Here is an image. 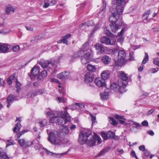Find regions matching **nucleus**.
<instances>
[{
	"label": "nucleus",
	"mask_w": 159,
	"mask_h": 159,
	"mask_svg": "<svg viewBox=\"0 0 159 159\" xmlns=\"http://www.w3.org/2000/svg\"><path fill=\"white\" fill-rule=\"evenodd\" d=\"M124 6V5H116L115 11L112 12V15L109 18L111 22L110 25L113 32H116L120 28L122 25V20L120 19L119 16L122 13Z\"/></svg>",
	"instance_id": "f257e3e1"
},
{
	"label": "nucleus",
	"mask_w": 159,
	"mask_h": 159,
	"mask_svg": "<svg viewBox=\"0 0 159 159\" xmlns=\"http://www.w3.org/2000/svg\"><path fill=\"white\" fill-rule=\"evenodd\" d=\"M96 142L95 133L92 135V131L88 129H84L80 132L79 136V142L81 144L86 143L90 146L95 145Z\"/></svg>",
	"instance_id": "f03ea898"
},
{
	"label": "nucleus",
	"mask_w": 159,
	"mask_h": 159,
	"mask_svg": "<svg viewBox=\"0 0 159 159\" xmlns=\"http://www.w3.org/2000/svg\"><path fill=\"white\" fill-rule=\"evenodd\" d=\"M48 140L52 144L58 145H61L63 144L62 139L60 135L59 132L52 130L48 133Z\"/></svg>",
	"instance_id": "7ed1b4c3"
},
{
	"label": "nucleus",
	"mask_w": 159,
	"mask_h": 159,
	"mask_svg": "<svg viewBox=\"0 0 159 159\" xmlns=\"http://www.w3.org/2000/svg\"><path fill=\"white\" fill-rule=\"evenodd\" d=\"M126 53L124 50H120L118 52V60L115 62V66H121L125 63L127 61L125 59Z\"/></svg>",
	"instance_id": "20e7f679"
},
{
	"label": "nucleus",
	"mask_w": 159,
	"mask_h": 159,
	"mask_svg": "<svg viewBox=\"0 0 159 159\" xmlns=\"http://www.w3.org/2000/svg\"><path fill=\"white\" fill-rule=\"evenodd\" d=\"M57 120L58 123L59 125H63L65 124L67 121L70 120V117L69 116V114L67 111H65L64 113L61 114V116L57 117Z\"/></svg>",
	"instance_id": "39448f33"
},
{
	"label": "nucleus",
	"mask_w": 159,
	"mask_h": 159,
	"mask_svg": "<svg viewBox=\"0 0 159 159\" xmlns=\"http://www.w3.org/2000/svg\"><path fill=\"white\" fill-rule=\"evenodd\" d=\"M126 82H123L121 80H119L118 82V84H116V83H112L111 86L110 88L111 89L113 90L116 88H117L119 91H120L124 89L125 87L126 86Z\"/></svg>",
	"instance_id": "423d86ee"
},
{
	"label": "nucleus",
	"mask_w": 159,
	"mask_h": 159,
	"mask_svg": "<svg viewBox=\"0 0 159 159\" xmlns=\"http://www.w3.org/2000/svg\"><path fill=\"white\" fill-rule=\"evenodd\" d=\"M39 64L43 68H47L49 65H51L52 66H54L55 68L57 67V66L56 64L57 62L54 60H50V61H40Z\"/></svg>",
	"instance_id": "0eeeda50"
},
{
	"label": "nucleus",
	"mask_w": 159,
	"mask_h": 159,
	"mask_svg": "<svg viewBox=\"0 0 159 159\" xmlns=\"http://www.w3.org/2000/svg\"><path fill=\"white\" fill-rule=\"evenodd\" d=\"M100 42L106 45H113L116 43V40L115 39H110L108 37H104L101 38Z\"/></svg>",
	"instance_id": "6e6552de"
},
{
	"label": "nucleus",
	"mask_w": 159,
	"mask_h": 159,
	"mask_svg": "<svg viewBox=\"0 0 159 159\" xmlns=\"http://www.w3.org/2000/svg\"><path fill=\"white\" fill-rule=\"evenodd\" d=\"M35 140L32 141H26L24 139H20L18 140V143L20 145L24 148H26L30 147L34 143Z\"/></svg>",
	"instance_id": "1a4fd4ad"
},
{
	"label": "nucleus",
	"mask_w": 159,
	"mask_h": 159,
	"mask_svg": "<svg viewBox=\"0 0 159 159\" xmlns=\"http://www.w3.org/2000/svg\"><path fill=\"white\" fill-rule=\"evenodd\" d=\"M11 48V46L8 44L0 43V53H6Z\"/></svg>",
	"instance_id": "9d476101"
},
{
	"label": "nucleus",
	"mask_w": 159,
	"mask_h": 159,
	"mask_svg": "<svg viewBox=\"0 0 159 159\" xmlns=\"http://www.w3.org/2000/svg\"><path fill=\"white\" fill-rule=\"evenodd\" d=\"M58 87L59 88V91L60 94H62L61 95L62 96L64 95L65 93V90L61 88L60 84L58 85ZM57 100L59 101V103L60 102H66V100L63 97H57Z\"/></svg>",
	"instance_id": "9b49d317"
},
{
	"label": "nucleus",
	"mask_w": 159,
	"mask_h": 159,
	"mask_svg": "<svg viewBox=\"0 0 159 159\" xmlns=\"http://www.w3.org/2000/svg\"><path fill=\"white\" fill-rule=\"evenodd\" d=\"M95 84L99 87H103L105 86L106 82L105 80L102 78H98L95 80Z\"/></svg>",
	"instance_id": "f8f14e48"
},
{
	"label": "nucleus",
	"mask_w": 159,
	"mask_h": 159,
	"mask_svg": "<svg viewBox=\"0 0 159 159\" xmlns=\"http://www.w3.org/2000/svg\"><path fill=\"white\" fill-rule=\"evenodd\" d=\"M59 131L60 135L61 138L67 135L69 133L68 128L66 126L63 125H61L60 127Z\"/></svg>",
	"instance_id": "ddd939ff"
},
{
	"label": "nucleus",
	"mask_w": 159,
	"mask_h": 159,
	"mask_svg": "<svg viewBox=\"0 0 159 159\" xmlns=\"http://www.w3.org/2000/svg\"><path fill=\"white\" fill-rule=\"evenodd\" d=\"M69 74V72L64 71L58 74L57 77L60 79L66 80L68 78Z\"/></svg>",
	"instance_id": "4468645a"
},
{
	"label": "nucleus",
	"mask_w": 159,
	"mask_h": 159,
	"mask_svg": "<svg viewBox=\"0 0 159 159\" xmlns=\"http://www.w3.org/2000/svg\"><path fill=\"white\" fill-rule=\"evenodd\" d=\"M40 67L37 66H35L31 70V72L30 77L32 78V76L34 77L36 76L37 75H38L39 72Z\"/></svg>",
	"instance_id": "2eb2a0df"
},
{
	"label": "nucleus",
	"mask_w": 159,
	"mask_h": 159,
	"mask_svg": "<svg viewBox=\"0 0 159 159\" xmlns=\"http://www.w3.org/2000/svg\"><path fill=\"white\" fill-rule=\"evenodd\" d=\"M94 79L93 75L89 72L87 73L85 75L84 81L86 83H89L92 82Z\"/></svg>",
	"instance_id": "dca6fc26"
},
{
	"label": "nucleus",
	"mask_w": 159,
	"mask_h": 159,
	"mask_svg": "<svg viewBox=\"0 0 159 159\" xmlns=\"http://www.w3.org/2000/svg\"><path fill=\"white\" fill-rule=\"evenodd\" d=\"M94 47L97 50L100 51L101 53H103L104 52L105 49L102 44L98 43L95 44Z\"/></svg>",
	"instance_id": "f3484780"
},
{
	"label": "nucleus",
	"mask_w": 159,
	"mask_h": 159,
	"mask_svg": "<svg viewBox=\"0 0 159 159\" xmlns=\"http://www.w3.org/2000/svg\"><path fill=\"white\" fill-rule=\"evenodd\" d=\"M15 98V96L11 94L9 95L7 98V107H9L11 105V104L12 103L13 100Z\"/></svg>",
	"instance_id": "a211bd4d"
},
{
	"label": "nucleus",
	"mask_w": 159,
	"mask_h": 159,
	"mask_svg": "<svg viewBox=\"0 0 159 159\" xmlns=\"http://www.w3.org/2000/svg\"><path fill=\"white\" fill-rule=\"evenodd\" d=\"M110 90V89H107L105 90L104 92L101 94V98L103 100L107 99L108 98Z\"/></svg>",
	"instance_id": "6ab92c4d"
},
{
	"label": "nucleus",
	"mask_w": 159,
	"mask_h": 159,
	"mask_svg": "<svg viewBox=\"0 0 159 159\" xmlns=\"http://www.w3.org/2000/svg\"><path fill=\"white\" fill-rule=\"evenodd\" d=\"M44 149L46 151V152H47L48 154L52 156H54L55 155L56 156H57V157H60L61 156H63L66 154L67 152H66L63 153L55 154L50 152L46 148Z\"/></svg>",
	"instance_id": "aec40b11"
},
{
	"label": "nucleus",
	"mask_w": 159,
	"mask_h": 159,
	"mask_svg": "<svg viewBox=\"0 0 159 159\" xmlns=\"http://www.w3.org/2000/svg\"><path fill=\"white\" fill-rule=\"evenodd\" d=\"M110 75V73L108 70L103 71L101 73L102 78L105 80L107 79L109 77Z\"/></svg>",
	"instance_id": "412c9836"
},
{
	"label": "nucleus",
	"mask_w": 159,
	"mask_h": 159,
	"mask_svg": "<svg viewBox=\"0 0 159 159\" xmlns=\"http://www.w3.org/2000/svg\"><path fill=\"white\" fill-rule=\"evenodd\" d=\"M54 112L53 111H48L47 113V115L48 116H51V115H53L54 116H53L49 120V122L51 123H53L55 120V119L57 118V116L54 115Z\"/></svg>",
	"instance_id": "4be33fe9"
},
{
	"label": "nucleus",
	"mask_w": 159,
	"mask_h": 159,
	"mask_svg": "<svg viewBox=\"0 0 159 159\" xmlns=\"http://www.w3.org/2000/svg\"><path fill=\"white\" fill-rule=\"evenodd\" d=\"M101 59L102 62L105 64H109L111 60L110 58L108 56L106 55L102 57Z\"/></svg>",
	"instance_id": "5701e85b"
},
{
	"label": "nucleus",
	"mask_w": 159,
	"mask_h": 159,
	"mask_svg": "<svg viewBox=\"0 0 159 159\" xmlns=\"http://www.w3.org/2000/svg\"><path fill=\"white\" fill-rule=\"evenodd\" d=\"M120 78L121 79L120 80H121L123 82H126L127 84V82L126 80L128 79L127 75L124 72H121L120 73Z\"/></svg>",
	"instance_id": "b1692460"
},
{
	"label": "nucleus",
	"mask_w": 159,
	"mask_h": 159,
	"mask_svg": "<svg viewBox=\"0 0 159 159\" xmlns=\"http://www.w3.org/2000/svg\"><path fill=\"white\" fill-rule=\"evenodd\" d=\"M89 42L88 41L83 44L82 49L81 50L82 52L87 51L89 49Z\"/></svg>",
	"instance_id": "393cba45"
},
{
	"label": "nucleus",
	"mask_w": 159,
	"mask_h": 159,
	"mask_svg": "<svg viewBox=\"0 0 159 159\" xmlns=\"http://www.w3.org/2000/svg\"><path fill=\"white\" fill-rule=\"evenodd\" d=\"M87 68L89 71L92 72H95L96 70V68L95 66L91 64H88L87 66Z\"/></svg>",
	"instance_id": "a878e982"
},
{
	"label": "nucleus",
	"mask_w": 159,
	"mask_h": 159,
	"mask_svg": "<svg viewBox=\"0 0 159 159\" xmlns=\"http://www.w3.org/2000/svg\"><path fill=\"white\" fill-rule=\"evenodd\" d=\"M83 52L81 50L74 53L72 55V57L73 58H76L80 57Z\"/></svg>",
	"instance_id": "bb28decb"
},
{
	"label": "nucleus",
	"mask_w": 159,
	"mask_h": 159,
	"mask_svg": "<svg viewBox=\"0 0 159 159\" xmlns=\"http://www.w3.org/2000/svg\"><path fill=\"white\" fill-rule=\"evenodd\" d=\"M15 77V75L13 74L11 75L9 77L8 79L7 82L9 85L11 84L12 83V80H14Z\"/></svg>",
	"instance_id": "cd10ccee"
},
{
	"label": "nucleus",
	"mask_w": 159,
	"mask_h": 159,
	"mask_svg": "<svg viewBox=\"0 0 159 159\" xmlns=\"http://www.w3.org/2000/svg\"><path fill=\"white\" fill-rule=\"evenodd\" d=\"M115 118L117 119H119V122L121 124H123L124 123V121L123 120H121L122 119L123 120H125V119L123 116H120L119 115H116L115 116Z\"/></svg>",
	"instance_id": "c85d7f7f"
},
{
	"label": "nucleus",
	"mask_w": 159,
	"mask_h": 159,
	"mask_svg": "<svg viewBox=\"0 0 159 159\" xmlns=\"http://www.w3.org/2000/svg\"><path fill=\"white\" fill-rule=\"evenodd\" d=\"M21 125L20 123H17L14 128L13 129L14 132H18L20 129Z\"/></svg>",
	"instance_id": "c756f323"
},
{
	"label": "nucleus",
	"mask_w": 159,
	"mask_h": 159,
	"mask_svg": "<svg viewBox=\"0 0 159 159\" xmlns=\"http://www.w3.org/2000/svg\"><path fill=\"white\" fill-rule=\"evenodd\" d=\"M81 62L83 64H86L89 63L91 61L89 60V59L83 56H82L81 59Z\"/></svg>",
	"instance_id": "7c9ffc66"
},
{
	"label": "nucleus",
	"mask_w": 159,
	"mask_h": 159,
	"mask_svg": "<svg viewBox=\"0 0 159 159\" xmlns=\"http://www.w3.org/2000/svg\"><path fill=\"white\" fill-rule=\"evenodd\" d=\"M109 150V148H105L102 149L98 155L97 157H99L104 155L105 153L108 152Z\"/></svg>",
	"instance_id": "2f4dec72"
},
{
	"label": "nucleus",
	"mask_w": 159,
	"mask_h": 159,
	"mask_svg": "<svg viewBox=\"0 0 159 159\" xmlns=\"http://www.w3.org/2000/svg\"><path fill=\"white\" fill-rule=\"evenodd\" d=\"M83 56L85 58L89 59V60L91 61L92 59V56L89 52H87L85 53L84 54Z\"/></svg>",
	"instance_id": "473e14b6"
},
{
	"label": "nucleus",
	"mask_w": 159,
	"mask_h": 159,
	"mask_svg": "<svg viewBox=\"0 0 159 159\" xmlns=\"http://www.w3.org/2000/svg\"><path fill=\"white\" fill-rule=\"evenodd\" d=\"M14 11V9L11 7H7L6 10V11L7 14H9L11 12H13Z\"/></svg>",
	"instance_id": "72a5a7b5"
},
{
	"label": "nucleus",
	"mask_w": 159,
	"mask_h": 159,
	"mask_svg": "<svg viewBox=\"0 0 159 159\" xmlns=\"http://www.w3.org/2000/svg\"><path fill=\"white\" fill-rule=\"evenodd\" d=\"M47 75V73L46 71L44 70L42 71L39 74V76L41 77V79H42L46 77Z\"/></svg>",
	"instance_id": "f704fd0d"
},
{
	"label": "nucleus",
	"mask_w": 159,
	"mask_h": 159,
	"mask_svg": "<svg viewBox=\"0 0 159 159\" xmlns=\"http://www.w3.org/2000/svg\"><path fill=\"white\" fill-rule=\"evenodd\" d=\"M106 7V2H103V5L102 7L101 11L100 12V14H103L105 11Z\"/></svg>",
	"instance_id": "c9c22d12"
},
{
	"label": "nucleus",
	"mask_w": 159,
	"mask_h": 159,
	"mask_svg": "<svg viewBox=\"0 0 159 159\" xmlns=\"http://www.w3.org/2000/svg\"><path fill=\"white\" fill-rule=\"evenodd\" d=\"M145 57L144 58L142 62L143 64H145L148 60V53L146 52H145Z\"/></svg>",
	"instance_id": "e433bc0d"
},
{
	"label": "nucleus",
	"mask_w": 159,
	"mask_h": 159,
	"mask_svg": "<svg viewBox=\"0 0 159 159\" xmlns=\"http://www.w3.org/2000/svg\"><path fill=\"white\" fill-rule=\"evenodd\" d=\"M108 138H114L115 137V134L114 132L111 131H109L107 133Z\"/></svg>",
	"instance_id": "4c0bfd02"
},
{
	"label": "nucleus",
	"mask_w": 159,
	"mask_h": 159,
	"mask_svg": "<svg viewBox=\"0 0 159 159\" xmlns=\"http://www.w3.org/2000/svg\"><path fill=\"white\" fill-rule=\"evenodd\" d=\"M151 12L150 10H149L146 12H144L143 14V17L144 18L145 17V19L147 20L148 18V16L150 15Z\"/></svg>",
	"instance_id": "58836bf2"
},
{
	"label": "nucleus",
	"mask_w": 159,
	"mask_h": 159,
	"mask_svg": "<svg viewBox=\"0 0 159 159\" xmlns=\"http://www.w3.org/2000/svg\"><path fill=\"white\" fill-rule=\"evenodd\" d=\"M14 52H18L20 50V47L19 45H14L12 48Z\"/></svg>",
	"instance_id": "ea45409f"
},
{
	"label": "nucleus",
	"mask_w": 159,
	"mask_h": 159,
	"mask_svg": "<svg viewBox=\"0 0 159 159\" xmlns=\"http://www.w3.org/2000/svg\"><path fill=\"white\" fill-rule=\"evenodd\" d=\"M39 123L41 127H43L47 123V121L46 120L43 119L42 121H40Z\"/></svg>",
	"instance_id": "a19ab883"
},
{
	"label": "nucleus",
	"mask_w": 159,
	"mask_h": 159,
	"mask_svg": "<svg viewBox=\"0 0 159 159\" xmlns=\"http://www.w3.org/2000/svg\"><path fill=\"white\" fill-rule=\"evenodd\" d=\"M35 144L34 148L36 150H39L40 148L41 147V145L39 144V143L36 142V141L34 142V144Z\"/></svg>",
	"instance_id": "79ce46f5"
},
{
	"label": "nucleus",
	"mask_w": 159,
	"mask_h": 159,
	"mask_svg": "<svg viewBox=\"0 0 159 159\" xmlns=\"http://www.w3.org/2000/svg\"><path fill=\"white\" fill-rule=\"evenodd\" d=\"M44 1H47L50 5H55L57 3L56 0H44Z\"/></svg>",
	"instance_id": "37998d69"
},
{
	"label": "nucleus",
	"mask_w": 159,
	"mask_h": 159,
	"mask_svg": "<svg viewBox=\"0 0 159 159\" xmlns=\"http://www.w3.org/2000/svg\"><path fill=\"white\" fill-rule=\"evenodd\" d=\"M36 92H37V93L36 94H34L35 95L43 94L45 93V91L44 89H39L36 90Z\"/></svg>",
	"instance_id": "c03bdc74"
},
{
	"label": "nucleus",
	"mask_w": 159,
	"mask_h": 159,
	"mask_svg": "<svg viewBox=\"0 0 159 159\" xmlns=\"http://www.w3.org/2000/svg\"><path fill=\"white\" fill-rule=\"evenodd\" d=\"M86 24L88 27L93 26L94 24V22L93 20H91L86 22Z\"/></svg>",
	"instance_id": "a18cd8bd"
},
{
	"label": "nucleus",
	"mask_w": 159,
	"mask_h": 159,
	"mask_svg": "<svg viewBox=\"0 0 159 159\" xmlns=\"http://www.w3.org/2000/svg\"><path fill=\"white\" fill-rule=\"evenodd\" d=\"M75 105L77 108H83L84 107L85 105L83 103H75Z\"/></svg>",
	"instance_id": "49530a36"
},
{
	"label": "nucleus",
	"mask_w": 159,
	"mask_h": 159,
	"mask_svg": "<svg viewBox=\"0 0 159 159\" xmlns=\"http://www.w3.org/2000/svg\"><path fill=\"white\" fill-rule=\"evenodd\" d=\"M101 135L102 138L105 140L107 139L108 138V134H106L103 132L101 133Z\"/></svg>",
	"instance_id": "de8ad7c7"
},
{
	"label": "nucleus",
	"mask_w": 159,
	"mask_h": 159,
	"mask_svg": "<svg viewBox=\"0 0 159 159\" xmlns=\"http://www.w3.org/2000/svg\"><path fill=\"white\" fill-rule=\"evenodd\" d=\"M28 131V130H24L22 131L21 132H19L18 134V135H17V137H18V138H19L20 137L22 134H25V133H26Z\"/></svg>",
	"instance_id": "09e8293b"
},
{
	"label": "nucleus",
	"mask_w": 159,
	"mask_h": 159,
	"mask_svg": "<svg viewBox=\"0 0 159 159\" xmlns=\"http://www.w3.org/2000/svg\"><path fill=\"white\" fill-rule=\"evenodd\" d=\"M158 68H153L150 69L149 72L151 73H154L157 71Z\"/></svg>",
	"instance_id": "8fccbe9b"
},
{
	"label": "nucleus",
	"mask_w": 159,
	"mask_h": 159,
	"mask_svg": "<svg viewBox=\"0 0 159 159\" xmlns=\"http://www.w3.org/2000/svg\"><path fill=\"white\" fill-rule=\"evenodd\" d=\"M110 123L113 125H116L117 123L115 119L113 118H111L110 119Z\"/></svg>",
	"instance_id": "3c124183"
},
{
	"label": "nucleus",
	"mask_w": 159,
	"mask_h": 159,
	"mask_svg": "<svg viewBox=\"0 0 159 159\" xmlns=\"http://www.w3.org/2000/svg\"><path fill=\"white\" fill-rule=\"evenodd\" d=\"M14 142L11 140H8L7 141V144L6 146V147H7L8 146L11 145H13L14 144Z\"/></svg>",
	"instance_id": "603ef678"
},
{
	"label": "nucleus",
	"mask_w": 159,
	"mask_h": 159,
	"mask_svg": "<svg viewBox=\"0 0 159 159\" xmlns=\"http://www.w3.org/2000/svg\"><path fill=\"white\" fill-rule=\"evenodd\" d=\"M96 135V141H97L98 143L99 144L101 143V138L97 134H95Z\"/></svg>",
	"instance_id": "864d4df0"
},
{
	"label": "nucleus",
	"mask_w": 159,
	"mask_h": 159,
	"mask_svg": "<svg viewBox=\"0 0 159 159\" xmlns=\"http://www.w3.org/2000/svg\"><path fill=\"white\" fill-rule=\"evenodd\" d=\"M50 81L51 82H53L56 83H58L59 84H61V83L60 81L58 80L55 79V78H51L50 79Z\"/></svg>",
	"instance_id": "5fc2aeb1"
},
{
	"label": "nucleus",
	"mask_w": 159,
	"mask_h": 159,
	"mask_svg": "<svg viewBox=\"0 0 159 159\" xmlns=\"http://www.w3.org/2000/svg\"><path fill=\"white\" fill-rule=\"evenodd\" d=\"M153 62L154 64L159 66V59L157 58L154 59L153 60Z\"/></svg>",
	"instance_id": "6e6d98bb"
},
{
	"label": "nucleus",
	"mask_w": 159,
	"mask_h": 159,
	"mask_svg": "<svg viewBox=\"0 0 159 159\" xmlns=\"http://www.w3.org/2000/svg\"><path fill=\"white\" fill-rule=\"evenodd\" d=\"M104 33L105 34L107 35H110L111 34L110 32L107 30V28L104 29Z\"/></svg>",
	"instance_id": "4d7b16f0"
},
{
	"label": "nucleus",
	"mask_w": 159,
	"mask_h": 159,
	"mask_svg": "<svg viewBox=\"0 0 159 159\" xmlns=\"http://www.w3.org/2000/svg\"><path fill=\"white\" fill-rule=\"evenodd\" d=\"M0 157H1L0 159H9L6 153L2 155V156H0Z\"/></svg>",
	"instance_id": "13d9d810"
},
{
	"label": "nucleus",
	"mask_w": 159,
	"mask_h": 159,
	"mask_svg": "<svg viewBox=\"0 0 159 159\" xmlns=\"http://www.w3.org/2000/svg\"><path fill=\"white\" fill-rule=\"evenodd\" d=\"M150 155L149 152L147 150H146L143 152V156L146 157H149Z\"/></svg>",
	"instance_id": "bf43d9fd"
},
{
	"label": "nucleus",
	"mask_w": 159,
	"mask_h": 159,
	"mask_svg": "<svg viewBox=\"0 0 159 159\" xmlns=\"http://www.w3.org/2000/svg\"><path fill=\"white\" fill-rule=\"evenodd\" d=\"M100 24H101V22L99 21L98 23L96 25V26L95 27V29L94 30H93V31L92 32V34H93V32H94L96 30H97L99 28Z\"/></svg>",
	"instance_id": "052dcab7"
},
{
	"label": "nucleus",
	"mask_w": 159,
	"mask_h": 159,
	"mask_svg": "<svg viewBox=\"0 0 159 159\" xmlns=\"http://www.w3.org/2000/svg\"><path fill=\"white\" fill-rule=\"evenodd\" d=\"M126 30V29L125 28H124L122 29L120 32L119 33H118V36H121L122 35L123 33Z\"/></svg>",
	"instance_id": "680f3d73"
},
{
	"label": "nucleus",
	"mask_w": 159,
	"mask_h": 159,
	"mask_svg": "<svg viewBox=\"0 0 159 159\" xmlns=\"http://www.w3.org/2000/svg\"><path fill=\"white\" fill-rule=\"evenodd\" d=\"M44 4L43 6V7L44 8H46L49 7L50 5L49 3L47 2V1H44Z\"/></svg>",
	"instance_id": "e2e57ef3"
},
{
	"label": "nucleus",
	"mask_w": 159,
	"mask_h": 159,
	"mask_svg": "<svg viewBox=\"0 0 159 159\" xmlns=\"http://www.w3.org/2000/svg\"><path fill=\"white\" fill-rule=\"evenodd\" d=\"M139 150L142 151H144L145 150V148L144 145H141L139 147Z\"/></svg>",
	"instance_id": "0e129e2a"
},
{
	"label": "nucleus",
	"mask_w": 159,
	"mask_h": 159,
	"mask_svg": "<svg viewBox=\"0 0 159 159\" xmlns=\"http://www.w3.org/2000/svg\"><path fill=\"white\" fill-rule=\"evenodd\" d=\"M90 115L92 118V124H93L95 122L96 118L94 115Z\"/></svg>",
	"instance_id": "69168bd1"
},
{
	"label": "nucleus",
	"mask_w": 159,
	"mask_h": 159,
	"mask_svg": "<svg viewBox=\"0 0 159 159\" xmlns=\"http://www.w3.org/2000/svg\"><path fill=\"white\" fill-rule=\"evenodd\" d=\"M6 153L4 151L2 148H0V156H2Z\"/></svg>",
	"instance_id": "338daca9"
},
{
	"label": "nucleus",
	"mask_w": 159,
	"mask_h": 159,
	"mask_svg": "<svg viewBox=\"0 0 159 159\" xmlns=\"http://www.w3.org/2000/svg\"><path fill=\"white\" fill-rule=\"evenodd\" d=\"M133 55H134L133 52H131L130 53V54H129L130 58H129V59L130 61L134 59Z\"/></svg>",
	"instance_id": "774afa93"
}]
</instances>
